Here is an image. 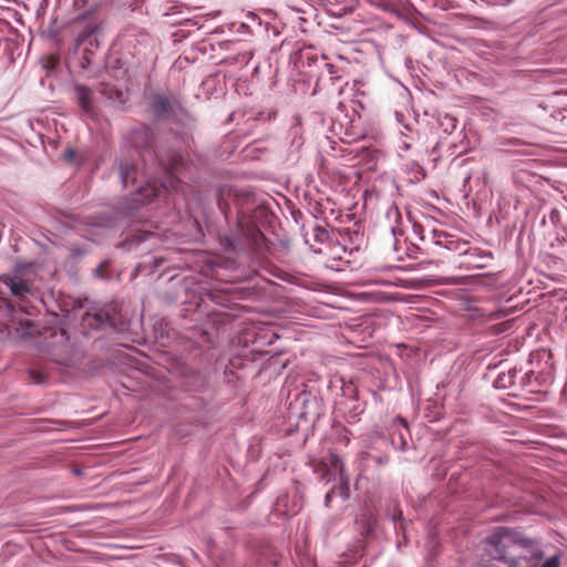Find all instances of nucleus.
<instances>
[{
  "label": "nucleus",
  "instance_id": "1",
  "mask_svg": "<svg viewBox=\"0 0 567 567\" xmlns=\"http://www.w3.org/2000/svg\"><path fill=\"white\" fill-rule=\"evenodd\" d=\"M240 198L237 199V227L241 235L240 238L225 236L220 239V246L225 254H237L244 246L259 247L264 239L261 231L257 226V219L266 214L265 208L257 206L255 199L250 195L243 198L244 204H239ZM233 262L231 256L225 258L215 257L209 260L212 266L228 268Z\"/></svg>",
  "mask_w": 567,
  "mask_h": 567
},
{
  "label": "nucleus",
  "instance_id": "2",
  "mask_svg": "<svg viewBox=\"0 0 567 567\" xmlns=\"http://www.w3.org/2000/svg\"><path fill=\"white\" fill-rule=\"evenodd\" d=\"M155 156L168 176L159 187L156 184L148 183L140 189V194L147 202L158 197L162 188L177 190L179 186L177 175L181 174L185 167V158L183 154L174 148H165L161 146L155 151Z\"/></svg>",
  "mask_w": 567,
  "mask_h": 567
},
{
  "label": "nucleus",
  "instance_id": "3",
  "mask_svg": "<svg viewBox=\"0 0 567 567\" xmlns=\"http://www.w3.org/2000/svg\"><path fill=\"white\" fill-rule=\"evenodd\" d=\"M518 533L508 527H496L484 538V550L493 559L504 561L511 556Z\"/></svg>",
  "mask_w": 567,
  "mask_h": 567
},
{
  "label": "nucleus",
  "instance_id": "4",
  "mask_svg": "<svg viewBox=\"0 0 567 567\" xmlns=\"http://www.w3.org/2000/svg\"><path fill=\"white\" fill-rule=\"evenodd\" d=\"M544 554L539 546L530 540L517 536L511 556L507 560L508 567H538Z\"/></svg>",
  "mask_w": 567,
  "mask_h": 567
},
{
  "label": "nucleus",
  "instance_id": "5",
  "mask_svg": "<svg viewBox=\"0 0 567 567\" xmlns=\"http://www.w3.org/2000/svg\"><path fill=\"white\" fill-rule=\"evenodd\" d=\"M148 111L159 120L176 116L184 109L179 99L169 92H153L147 96Z\"/></svg>",
  "mask_w": 567,
  "mask_h": 567
},
{
  "label": "nucleus",
  "instance_id": "6",
  "mask_svg": "<svg viewBox=\"0 0 567 567\" xmlns=\"http://www.w3.org/2000/svg\"><path fill=\"white\" fill-rule=\"evenodd\" d=\"M433 240L436 245L442 246L447 250L456 251L461 255L466 254L468 251L467 241L462 240L458 237L442 230L433 231Z\"/></svg>",
  "mask_w": 567,
  "mask_h": 567
},
{
  "label": "nucleus",
  "instance_id": "7",
  "mask_svg": "<svg viewBox=\"0 0 567 567\" xmlns=\"http://www.w3.org/2000/svg\"><path fill=\"white\" fill-rule=\"evenodd\" d=\"M74 91L81 110L89 116H93L95 114L93 92L87 86L80 84L75 85Z\"/></svg>",
  "mask_w": 567,
  "mask_h": 567
},
{
  "label": "nucleus",
  "instance_id": "8",
  "mask_svg": "<svg viewBox=\"0 0 567 567\" xmlns=\"http://www.w3.org/2000/svg\"><path fill=\"white\" fill-rule=\"evenodd\" d=\"M118 305L116 302L110 303L104 309L97 311L93 319L96 321V327L102 324H109L111 327H116L121 323V319L116 318Z\"/></svg>",
  "mask_w": 567,
  "mask_h": 567
},
{
  "label": "nucleus",
  "instance_id": "9",
  "mask_svg": "<svg viewBox=\"0 0 567 567\" xmlns=\"http://www.w3.org/2000/svg\"><path fill=\"white\" fill-rule=\"evenodd\" d=\"M132 142L141 148H150L154 142V133L147 126L135 130L132 134Z\"/></svg>",
  "mask_w": 567,
  "mask_h": 567
},
{
  "label": "nucleus",
  "instance_id": "10",
  "mask_svg": "<svg viewBox=\"0 0 567 567\" xmlns=\"http://www.w3.org/2000/svg\"><path fill=\"white\" fill-rule=\"evenodd\" d=\"M97 29L99 23L94 21H90L83 24L75 38L76 45L80 47L86 42L97 31Z\"/></svg>",
  "mask_w": 567,
  "mask_h": 567
},
{
  "label": "nucleus",
  "instance_id": "11",
  "mask_svg": "<svg viewBox=\"0 0 567 567\" xmlns=\"http://www.w3.org/2000/svg\"><path fill=\"white\" fill-rule=\"evenodd\" d=\"M328 465H329V468H330V473L331 472H334L336 476L334 477H339L341 476L342 474L343 475H348L347 471H346V466H344V463L343 461L341 460V457L336 454V453H330L329 455V458H328Z\"/></svg>",
  "mask_w": 567,
  "mask_h": 567
},
{
  "label": "nucleus",
  "instance_id": "12",
  "mask_svg": "<svg viewBox=\"0 0 567 567\" xmlns=\"http://www.w3.org/2000/svg\"><path fill=\"white\" fill-rule=\"evenodd\" d=\"M333 480L336 482L333 486H337L336 495H339L343 499H348L350 496L349 475L342 474Z\"/></svg>",
  "mask_w": 567,
  "mask_h": 567
},
{
  "label": "nucleus",
  "instance_id": "13",
  "mask_svg": "<svg viewBox=\"0 0 567 567\" xmlns=\"http://www.w3.org/2000/svg\"><path fill=\"white\" fill-rule=\"evenodd\" d=\"M120 174L124 186H127L128 184H134L136 181L135 167L133 165L121 163Z\"/></svg>",
  "mask_w": 567,
  "mask_h": 567
},
{
  "label": "nucleus",
  "instance_id": "14",
  "mask_svg": "<svg viewBox=\"0 0 567 567\" xmlns=\"http://www.w3.org/2000/svg\"><path fill=\"white\" fill-rule=\"evenodd\" d=\"M313 472L319 474L321 478H327L330 475V468L327 462L318 461L313 464Z\"/></svg>",
  "mask_w": 567,
  "mask_h": 567
},
{
  "label": "nucleus",
  "instance_id": "15",
  "mask_svg": "<svg viewBox=\"0 0 567 567\" xmlns=\"http://www.w3.org/2000/svg\"><path fill=\"white\" fill-rule=\"evenodd\" d=\"M12 295L17 297H23L31 292V286H9Z\"/></svg>",
  "mask_w": 567,
  "mask_h": 567
},
{
  "label": "nucleus",
  "instance_id": "16",
  "mask_svg": "<svg viewBox=\"0 0 567 567\" xmlns=\"http://www.w3.org/2000/svg\"><path fill=\"white\" fill-rule=\"evenodd\" d=\"M29 377L33 383L39 384L44 381V377L42 375V373L34 371V370L30 371Z\"/></svg>",
  "mask_w": 567,
  "mask_h": 567
},
{
  "label": "nucleus",
  "instance_id": "17",
  "mask_svg": "<svg viewBox=\"0 0 567 567\" xmlns=\"http://www.w3.org/2000/svg\"><path fill=\"white\" fill-rule=\"evenodd\" d=\"M538 567H559V558L554 556Z\"/></svg>",
  "mask_w": 567,
  "mask_h": 567
},
{
  "label": "nucleus",
  "instance_id": "18",
  "mask_svg": "<svg viewBox=\"0 0 567 567\" xmlns=\"http://www.w3.org/2000/svg\"><path fill=\"white\" fill-rule=\"evenodd\" d=\"M337 486H332L330 491L327 492L324 496V505L327 507L330 506L333 495H336Z\"/></svg>",
  "mask_w": 567,
  "mask_h": 567
},
{
  "label": "nucleus",
  "instance_id": "19",
  "mask_svg": "<svg viewBox=\"0 0 567 567\" xmlns=\"http://www.w3.org/2000/svg\"><path fill=\"white\" fill-rule=\"evenodd\" d=\"M413 233L416 235L421 240L424 239L423 236V227L420 224H413Z\"/></svg>",
  "mask_w": 567,
  "mask_h": 567
},
{
  "label": "nucleus",
  "instance_id": "20",
  "mask_svg": "<svg viewBox=\"0 0 567 567\" xmlns=\"http://www.w3.org/2000/svg\"><path fill=\"white\" fill-rule=\"evenodd\" d=\"M63 156H64L65 161H68V162H72V161H73V158L75 157V151H74V150H71V148H70V150H66V151L64 152V155H63Z\"/></svg>",
  "mask_w": 567,
  "mask_h": 567
},
{
  "label": "nucleus",
  "instance_id": "21",
  "mask_svg": "<svg viewBox=\"0 0 567 567\" xmlns=\"http://www.w3.org/2000/svg\"><path fill=\"white\" fill-rule=\"evenodd\" d=\"M18 278L16 279H11L9 278L8 280L4 281V284H11V285H14V284H27L28 279H22L20 278L18 281H17Z\"/></svg>",
  "mask_w": 567,
  "mask_h": 567
},
{
  "label": "nucleus",
  "instance_id": "22",
  "mask_svg": "<svg viewBox=\"0 0 567 567\" xmlns=\"http://www.w3.org/2000/svg\"><path fill=\"white\" fill-rule=\"evenodd\" d=\"M406 284H416V282L415 281H408ZM417 284L429 285V284H437V282L435 280H433V279H424V280L419 281Z\"/></svg>",
  "mask_w": 567,
  "mask_h": 567
},
{
  "label": "nucleus",
  "instance_id": "23",
  "mask_svg": "<svg viewBox=\"0 0 567 567\" xmlns=\"http://www.w3.org/2000/svg\"><path fill=\"white\" fill-rule=\"evenodd\" d=\"M445 118L449 121V124L451 126V128H455V125H456V120L454 117H451V116H445Z\"/></svg>",
  "mask_w": 567,
  "mask_h": 567
},
{
  "label": "nucleus",
  "instance_id": "24",
  "mask_svg": "<svg viewBox=\"0 0 567 567\" xmlns=\"http://www.w3.org/2000/svg\"><path fill=\"white\" fill-rule=\"evenodd\" d=\"M403 518L402 511H396L393 515V520H401Z\"/></svg>",
  "mask_w": 567,
  "mask_h": 567
},
{
  "label": "nucleus",
  "instance_id": "25",
  "mask_svg": "<svg viewBox=\"0 0 567 567\" xmlns=\"http://www.w3.org/2000/svg\"><path fill=\"white\" fill-rule=\"evenodd\" d=\"M280 278H281L282 280L290 281L291 284H299L298 281L292 280V279L290 278V276H289L288 274H286V272H285V276H281Z\"/></svg>",
  "mask_w": 567,
  "mask_h": 567
},
{
  "label": "nucleus",
  "instance_id": "26",
  "mask_svg": "<svg viewBox=\"0 0 567 567\" xmlns=\"http://www.w3.org/2000/svg\"><path fill=\"white\" fill-rule=\"evenodd\" d=\"M87 53H89V51H85V54H87ZM89 63H90L89 58H87L86 55H84V56H83L82 66H83V68H86Z\"/></svg>",
  "mask_w": 567,
  "mask_h": 567
},
{
  "label": "nucleus",
  "instance_id": "27",
  "mask_svg": "<svg viewBox=\"0 0 567 567\" xmlns=\"http://www.w3.org/2000/svg\"><path fill=\"white\" fill-rule=\"evenodd\" d=\"M109 266L107 262H102L97 269V271H103Z\"/></svg>",
  "mask_w": 567,
  "mask_h": 567
},
{
  "label": "nucleus",
  "instance_id": "28",
  "mask_svg": "<svg viewBox=\"0 0 567 567\" xmlns=\"http://www.w3.org/2000/svg\"><path fill=\"white\" fill-rule=\"evenodd\" d=\"M398 421L400 422V424H402L404 427H408V424L405 422L404 419H398Z\"/></svg>",
  "mask_w": 567,
  "mask_h": 567
},
{
  "label": "nucleus",
  "instance_id": "29",
  "mask_svg": "<svg viewBox=\"0 0 567 567\" xmlns=\"http://www.w3.org/2000/svg\"><path fill=\"white\" fill-rule=\"evenodd\" d=\"M265 281V284H268V285H271V284H275L272 280L270 279H262Z\"/></svg>",
  "mask_w": 567,
  "mask_h": 567
},
{
  "label": "nucleus",
  "instance_id": "30",
  "mask_svg": "<svg viewBox=\"0 0 567 567\" xmlns=\"http://www.w3.org/2000/svg\"><path fill=\"white\" fill-rule=\"evenodd\" d=\"M116 95H117L118 99H121L122 97V92L121 91H116Z\"/></svg>",
  "mask_w": 567,
  "mask_h": 567
}]
</instances>
